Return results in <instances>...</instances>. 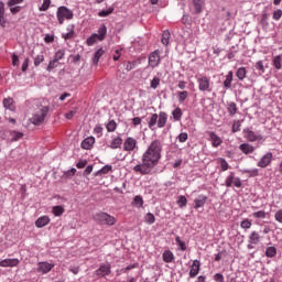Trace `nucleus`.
Listing matches in <instances>:
<instances>
[{
    "label": "nucleus",
    "mask_w": 282,
    "mask_h": 282,
    "mask_svg": "<svg viewBox=\"0 0 282 282\" xmlns=\"http://www.w3.org/2000/svg\"><path fill=\"white\" fill-rule=\"evenodd\" d=\"M162 160V142L158 139L151 141L143 154L141 155V163L133 167L134 173L140 175H151L153 169L160 164Z\"/></svg>",
    "instance_id": "1"
},
{
    "label": "nucleus",
    "mask_w": 282,
    "mask_h": 282,
    "mask_svg": "<svg viewBox=\"0 0 282 282\" xmlns=\"http://www.w3.org/2000/svg\"><path fill=\"white\" fill-rule=\"evenodd\" d=\"M166 122H169V113L165 111H161L158 113H153L148 120V127L151 131H155V127L158 129H164L166 127Z\"/></svg>",
    "instance_id": "2"
},
{
    "label": "nucleus",
    "mask_w": 282,
    "mask_h": 282,
    "mask_svg": "<svg viewBox=\"0 0 282 282\" xmlns=\"http://www.w3.org/2000/svg\"><path fill=\"white\" fill-rule=\"evenodd\" d=\"M47 113H50V108L46 106H41L30 118V123L35 127H41L45 122V118H47Z\"/></svg>",
    "instance_id": "3"
},
{
    "label": "nucleus",
    "mask_w": 282,
    "mask_h": 282,
    "mask_svg": "<svg viewBox=\"0 0 282 282\" xmlns=\"http://www.w3.org/2000/svg\"><path fill=\"white\" fill-rule=\"evenodd\" d=\"M94 221L100 224L101 226H116V217L105 213L99 212L93 216Z\"/></svg>",
    "instance_id": "4"
},
{
    "label": "nucleus",
    "mask_w": 282,
    "mask_h": 282,
    "mask_svg": "<svg viewBox=\"0 0 282 282\" xmlns=\"http://www.w3.org/2000/svg\"><path fill=\"white\" fill-rule=\"evenodd\" d=\"M198 89L203 94H210L213 91V80H210L209 76L203 75V76H195Z\"/></svg>",
    "instance_id": "5"
},
{
    "label": "nucleus",
    "mask_w": 282,
    "mask_h": 282,
    "mask_svg": "<svg viewBox=\"0 0 282 282\" xmlns=\"http://www.w3.org/2000/svg\"><path fill=\"white\" fill-rule=\"evenodd\" d=\"M56 18H57L58 24L63 25L65 21H72V19H74V11H72V9L65 6L58 7L56 11Z\"/></svg>",
    "instance_id": "6"
},
{
    "label": "nucleus",
    "mask_w": 282,
    "mask_h": 282,
    "mask_svg": "<svg viewBox=\"0 0 282 282\" xmlns=\"http://www.w3.org/2000/svg\"><path fill=\"white\" fill-rule=\"evenodd\" d=\"M225 186L226 188H232V186H235V188H241V186H243V183L235 172H229L225 178Z\"/></svg>",
    "instance_id": "7"
},
{
    "label": "nucleus",
    "mask_w": 282,
    "mask_h": 282,
    "mask_svg": "<svg viewBox=\"0 0 282 282\" xmlns=\"http://www.w3.org/2000/svg\"><path fill=\"white\" fill-rule=\"evenodd\" d=\"M243 135L248 142H261V140H263V135H261V133H256L250 128L243 129Z\"/></svg>",
    "instance_id": "8"
},
{
    "label": "nucleus",
    "mask_w": 282,
    "mask_h": 282,
    "mask_svg": "<svg viewBox=\"0 0 282 282\" xmlns=\"http://www.w3.org/2000/svg\"><path fill=\"white\" fill-rule=\"evenodd\" d=\"M95 274L98 276V279L109 276V274H111V263H101L99 268L95 271Z\"/></svg>",
    "instance_id": "9"
},
{
    "label": "nucleus",
    "mask_w": 282,
    "mask_h": 282,
    "mask_svg": "<svg viewBox=\"0 0 282 282\" xmlns=\"http://www.w3.org/2000/svg\"><path fill=\"white\" fill-rule=\"evenodd\" d=\"M55 265L56 264L47 261L39 262L36 272H39L40 274H50V272L54 270Z\"/></svg>",
    "instance_id": "10"
},
{
    "label": "nucleus",
    "mask_w": 282,
    "mask_h": 282,
    "mask_svg": "<svg viewBox=\"0 0 282 282\" xmlns=\"http://www.w3.org/2000/svg\"><path fill=\"white\" fill-rule=\"evenodd\" d=\"M272 152H267L264 155L260 158V160L257 163V166H259V169H268V166L272 164Z\"/></svg>",
    "instance_id": "11"
},
{
    "label": "nucleus",
    "mask_w": 282,
    "mask_h": 282,
    "mask_svg": "<svg viewBox=\"0 0 282 282\" xmlns=\"http://www.w3.org/2000/svg\"><path fill=\"white\" fill-rule=\"evenodd\" d=\"M160 63H162V58L160 57V51H154L149 55V65L152 69L155 67H160Z\"/></svg>",
    "instance_id": "12"
},
{
    "label": "nucleus",
    "mask_w": 282,
    "mask_h": 282,
    "mask_svg": "<svg viewBox=\"0 0 282 282\" xmlns=\"http://www.w3.org/2000/svg\"><path fill=\"white\" fill-rule=\"evenodd\" d=\"M134 149H138V140L133 137H128L123 142V151L131 153Z\"/></svg>",
    "instance_id": "13"
},
{
    "label": "nucleus",
    "mask_w": 282,
    "mask_h": 282,
    "mask_svg": "<svg viewBox=\"0 0 282 282\" xmlns=\"http://www.w3.org/2000/svg\"><path fill=\"white\" fill-rule=\"evenodd\" d=\"M206 202H208V196L200 194L194 199V208L195 210H199V208H204L206 206Z\"/></svg>",
    "instance_id": "14"
},
{
    "label": "nucleus",
    "mask_w": 282,
    "mask_h": 282,
    "mask_svg": "<svg viewBox=\"0 0 282 282\" xmlns=\"http://www.w3.org/2000/svg\"><path fill=\"white\" fill-rule=\"evenodd\" d=\"M94 144H96V138L87 137L82 141L80 147L85 151H91V149H94Z\"/></svg>",
    "instance_id": "15"
},
{
    "label": "nucleus",
    "mask_w": 282,
    "mask_h": 282,
    "mask_svg": "<svg viewBox=\"0 0 282 282\" xmlns=\"http://www.w3.org/2000/svg\"><path fill=\"white\" fill-rule=\"evenodd\" d=\"M208 135H209V140L212 142V147H214V149L221 147L224 141L221 140V138L219 135H217V133L209 131Z\"/></svg>",
    "instance_id": "16"
},
{
    "label": "nucleus",
    "mask_w": 282,
    "mask_h": 282,
    "mask_svg": "<svg viewBox=\"0 0 282 282\" xmlns=\"http://www.w3.org/2000/svg\"><path fill=\"white\" fill-rule=\"evenodd\" d=\"M200 268H202V262H199V260H194L189 269V278L195 279V276L199 274Z\"/></svg>",
    "instance_id": "17"
},
{
    "label": "nucleus",
    "mask_w": 282,
    "mask_h": 282,
    "mask_svg": "<svg viewBox=\"0 0 282 282\" xmlns=\"http://www.w3.org/2000/svg\"><path fill=\"white\" fill-rule=\"evenodd\" d=\"M20 261L17 258L12 259H4L0 261V268H17L19 265Z\"/></svg>",
    "instance_id": "18"
},
{
    "label": "nucleus",
    "mask_w": 282,
    "mask_h": 282,
    "mask_svg": "<svg viewBox=\"0 0 282 282\" xmlns=\"http://www.w3.org/2000/svg\"><path fill=\"white\" fill-rule=\"evenodd\" d=\"M248 243H253L254 246H259V243H261V235L259 231L253 230L250 232Z\"/></svg>",
    "instance_id": "19"
},
{
    "label": "nucleus",
    "mask_w": 282,
    "mask_h": 282,
    "mask_svg": "<svg viewBox=\"0 0 282 282\" xmlns=\"http://www.w3.org/2000/svg\"><path fill=\"white\" fill-rule=\"evenodd\" d=\"M205 6H206V0H193L195 14H202V12H204Z\"/></svg>",
    "instance_id": "20"
},
{
    "label": "nucleus",
    "mask_w": 282,
    "mask_h": 282,
    "mask_svg": "<svg viewBox=\"0 0 282 282\" xmlns=\"http://www.w3.org/2000/svg\"><path fill=\"white\" fill-rule=\"evenodd\" d=\"M52 219H50V216H41L35 220V227L36 228H45Z\"/></svg>",
    "instance_id": "21"
},
{
    "label": "nucleus",
    "mask_w": 282,
    "mask_h": 282,
    "mask_svg": "<svg viewBox=\"0 0 282 282\" xmlns=\"http://www.w3.org/2000/svg\"><path fill=\"white\" fill-rule=\"evenodd\" d=\"M162 259L164 263H173L175 261V254L171 249L164 250L162 253Z\"/></svg>",
    "instance_id": "22"
},
{
    "label": "nucleus",
    "mask_w": 282,
    "mask_h": 282,
    "mask_svg": "<svg viewBox=\"0 0 282 282\" xmlns=\"http://www.w3.org/2000/svg\"><path fill=\"white\" fill-rule=\"evenodd\" d=\"M122 138L121 137H115L109 143V149L116 150L122 148Z\"/></svg>",
    "instance_id": "23"
},
{
    "label": "nucleus",
    "mask_w": 282,
    "mask_h": 282,
    "mask_svg": "<svg viewBox=\"0 0 282 282\" xmlns=\"http://www.w3.org/2000/svg\"><path fill=\"white\" fill-rule=\"evenodd\" d=\"M239 151L245 155H250V153H254V148L250 143H242L239 145Z\"/></svg>",
    "instance_id": "24"
},
{
    "label": "nucleus",
    "mask_w": 282,
    "mask_h": 282,
    "mask_svg": "<svg viewBox=\"0 0 282 282\" xmlns=\"http://www.w3.org/2000/svg\"><path fill=\"white\" fill-rule=\"evenodd\" d=\"M6 23H8V21L6 20V3H3V1H0V25H1V28H6Z\"/></svg>",
    "instance_id": "25"
},
{
    "label": "nucleus",
    "mask_w": 282,
    "mask_h": 282,
    "mask_svg": "<svg viewBox=\"0 0 282 282\" xmlns=\"http://www.w3.org/2000/svg\"><path fill=\"white\" fill-rule=\"evenodd\" d=\"M74 36H76V31H74V25L68 26L67 33L62 34V39H64V41H69L72 39H74Z\"/></svg>",
    "instance_id": "26"
},
{
    "label": "nucleus",
    "mask_w": 282,
    "mask_h": 282,
    "mask_svg": "<svg viewBox=\"0 0 282 282\" xmlns=\"http://www.w3.org/2000/svg\"><path fill=\"white\" fill-rule=\"evenodd\" d=\"M182 116H184V112H182V108L176 107L173 111H172V118L174 122H180L182 120Z\"/></svg>",
    "instance_id": "27"
},
{
    "label": "nucleus",
    "mask_w": 282,
    "mask_h": 282,
    "mask_svg": "<svg viewBox=\"0 0 282 282\" xmlns=\"http://www.w3.org/2000/svg\"><path fill=\"white\" fill-rule=\"evenodd\" d=\"M232 78H234V73L232 70H229L224 80L225 89H230L232 87Z\"/></svg>",
    "instance_id": "28"
},
{
    "label": "nucleus",
    "mask_w": 282,
    "mask_h": 282,
    "mask_svg": "<svg viewBox=\"0 0 282 282\" xmlns=\"http://www.w3.org/2000/svg\"><path fill=\"white\" fill-rule=\"evenodd\" d=\"M216 162H217V164L220 165V172L221 173H224V172L228 171V169H230V164H228V162L224 158H218L216 160Z\"/></svg>",
    "instance_id": "29"
},
{
    "label": "nucleus",
    "mask_w": 282,
    "mask_h": 282,
    "mask_svg": "<svg viewBox=\"0 0 282 282\" xmlns=\"http://www.w3.org/2000/svg\"><path fill=\"white\" fill-rule=\"evenodd\" d=\"M3 107H4V109H9V111H14V109H17V107H14V99L4 98L3 99Z\"/></svg>",
    "instance_id": "30"
},
{
    "label": "nucleus",
    "mask_w": 282,
    "mask_h": 282,
    "mask_svg": "<svg viewBox=\"0 0 282 282\" xmlns=\"http://www.w3.org/2000/svg\"><path fill=\"white\" fill-rule=\"evenodd\" d=\"M99 41H102L104 39H107V25L101 24L98 29V33H96Z\"/></svg>",
    "instance_id": "31"
},
{
    "label": "nucleus",
    "mask_w": 282,
    "mask_h": 282,
    "mask_svg": "<svg viewBox=\"0 0 282 282\" xmlns=\"http://www.w3.org/2000/svg\"><path fill=\"white\" fill-rule=\"evenodd\" d=\"M112 169H113V167H112L111 165H105V166H102L99 171H97V172L95 173V176H98V175H100V176L107 175L108 173H111Z\"/></svg>",
    "instance_id": "32"
},
{
    "label": "nucleus",
    "mask_w": 282,
    "mask_h": 282,
    "mask_svg": "<svg viewBox=\"0 0 282 282\" xmlns=\"http://www.w3.org/2000/svg\"><path fill=\"white\" fill-rule=\"evenodd\" d=\"M10 138H11V142H19V140H21V138H23V132L12 130V131H10Z\"/></svg>",
    "instance_id": "33"
},
{
    "label": "nucleus",
    "mask_w": 282,
    "mask_h": 282,
    "mask_svg": "<svg viewBox=\"0 0 282 282\" xmlns=\"http://www.w3.org/2000/svg\"><path fill=\"white\" fill-rule=\"evenodd\" d=\"M102 54H105V50H102V48H98L95 52V55L93 57L94 65H98V63L100 62V58L102 57Z\"/></svg>",
    "instance_id": "34"
},
{
    "label": "nucleus",
    "mask_w": 282,
    "mask_h": 282,
    "mask_svg": "<svg viewBox=\"0 0 282 282\" xmlns=\"http://www.w3.org/2000/svg\"><path fill=\"white\" fill-rule=\"evenodd\" d=\"M132 204L135 208H142L144 206V198H142L141 195H137L134 196Z\"/></svg>",
    "instance_id": "35"
},
{
    "label": "nucleus",
    "mask_w": 282,
    "mask_h": 282,
    "mask_svg": "<svg viewBox=\"0 0 282 282\" xmlns=\"http://www.w3.org/2000/svg\"><path fill=\"white\" fill-rule=\"evenodd\" d=\"M247 74H248V70L246 69V67H240L236 72V76H237L238 80H245Z\"/></svg>",
    "instance_id": "36"
},
{
    "label": "nucleus",
    "mask_w": 282,
    "mask_h": 282,
    "mask_svg": "<svg viewBox=\"0 0 282 282\" xmlns=\"http://www.w3.org/2000/svg\"><path fill=\"white\" fill-rule=\"evenodd\" d=\"M264 254L269 259H274L276 257V247H267Z\"/></svg>",
    "instance_id": "37"
},
{
    "label": "nucleus",
    "mask_w": 282,
    "mask_h": 282,
    "mask_svg": "<svg viewBox=\"0 0 282 282\" xmlns=\"http://www.w3.org/2000/svg\"><path fill=\"white\" fill-rule=\"evenodd\" d=\"M52 213L55 217H61L65 213V207L61 205L54 206Z\"/></svg>",
    "instance_id": "38"
},
{
    "label": "nucleus",
    "mask_w": 282,
    "mask_h": 282,
    "mask_svg": "<svg viewBox=\"0 0 282 282\" xmlns=\"http://www.w3.org/2000/svg\"><path fill=\"white\" fill-rule=\"evenodd\" d=\"M65 58V48H59L55 52L53 59L59 62Z\"/></svg>",
    "instance_id": "39"
},
{
    "label": "nucleus",
    "mask_w": 282,
    "mask_h": 282,
    "mask_svg": "<svg viewBox=\"0 0 282 282\" xmlns=\"http://www.w3.org/2000/svg\"><path fill=\"white\" fill-rule=\"evenodd\" d=\"M58 65H61V62H57V59H54V58L51 59L46 67V72H54V69H56V67H58Z\"/></svg>",
    "instance_id": "40"
},
{
    "label": "nucleus",
    "mask_w": 282,
    "mask_h": 282,
    "mask_svg": "<svg viewBox=\"0 0 282 282\" xmlns=\"http://www.w3.org/2000/svg\"><path fill=\"white\" fill-rule=\"evenodd\" d=\"M227 111L229 116H236L237 115V104L235 101H231L228 104Z\"/></svg>",
    "instance_id": "41"
},
{
    "label": "nucleus",
    "mask_w": 282,
    "mask_h": 282,
    "mask_svg": "<svg viewBox=\"0 0 282 282\" xmlns=\"http://www.w3.org/2000/svg\"><path fill=\"white\" fill-rule=\"evenodd\" d=\"M106 129H107L108 133H113V131H116V129H118V123H116V120H110L106 124Z\"/></svg>",
    "instance_id": "42"
},
{
    "label": "nucleus",
    "mask_w": 282,
    "mask_h": 282,
    "mask_svg": "<svg viewBox=\"0 0 282 282\" xmlns=\"http://www.w3.org/2000/svg\"><path fill=\"white\" fill-rule=\"evenodd\" d=\"M240 228H242V230H250V228H252V220L245 218L240 223Z\"/></svg>",
    "instance_id": "43"
},
{
    "label": "nucleus",
    "mask_w": 282,
    "mask_h": 282,
    "mask_svg": "<svg viewBox=\"0 0 282 282\" xmlns=\"http://www.w3.org/2000/svg\"><path fill=\"white\" fill-rule=\"evenodd\" d=\"M144 221L145 224H149V226H153V224H155V215H153V213H148L144 216Z\"/></svg>",
    "instance_id": "44"
},
{
    "label": "nucleus",
    "mask_w": 282,
    "mask_h": 282,
    "mask_svg": "<svg viewBox=\"0 0 282 282\" xmlns=\"http://www.w3.org/2000/svg\"><path fill=\"white\" fill-rule=\"evenodd\" d=\"M97 41H100V37H98V34L93 33V34L86 40V43H87V45L91 46V45H94Z\"/></svg>",
    "instance_id": "45"
},
{
    "label": "nucleus",
    "mask_w": 282,
    "mask_h": 282,
    "mask_svg": "<svg viewBox=\"0 0 282 282\" xmlns=\"http://www.w3.org/2000/svg\"><path fill=\"white\" fill-rule=\"evenodd\" d=\"M137 65H138V61H132V62L128 61L124 63V67L127 72H131L132 69H135Z\"/></svg>",
    "instance_id": "46"
},
{
    "label": "nucleus",
    "mask_w": 282,
    "mask_h": 282,
    "mask_svg": "<svg viewBox=\"0 0 282 282\" xmlns=\"http://www.w3.org/2000/svg\"><path fill=\"white\" fill-rule=\"evenodd\" d=\"M176 204L178 208H185V206L188 204V199L186 198V196H180L176 200Z\"/></svg>",
    "instance_id": "47"
},
{
    "label": "nucleus",
    "mask_w": 282,
    "mask_h": 282,
    "mask_svg": "<svg viewBox=\"0 0 282 282\" xmlns=\"http://www.w3.org/2000/svg\"><path fill=\"white\" fill-rule=\"evenodd\" d=\"M50 6H52V0H43L42 6L39 8L40 12H47Z\"/></svg>",
    "instance_id": "48"
},
{
    "label": "nucleus",
    "mask_w": 282,
    "mask_h": 282,
    "mask_svg": "<svg viewBox=\"0 0 282 282\" xmlns=\"http://www.w3.org/2000/svg\"><path fill=\"white\" fill-rule=\"evenodd\" d=\"M175 241H176V245L178 246L180 250H182V252H185L186 242H184V240H182V238H180V236L175 237Z\"/></svg>",
    "instance_id": "49"
},
{
    "label": "nucleus",
    "mask_w": 282,
    "mask_h": 282,
    "mask_svg": "<svg viewBox=\"0 0 282 282\" xmlns=\"http://www.w3.org/2000/svg\"><path fill=\"white\" fill-rule=\"evenodd\" d=\"M169 41H171V32L163 31L161 43H163V45H169Z\"/></svg>",
    "instance_id": "50"
},
{
    "label": "nucleus",
    "mask_w": 282,
    "mask_h": 282,
    "mask_svg": "<svg viewBox=\"0 0 282 282\" xmlns=\"http://www.w3.org/2000/svg\"><path fill=\"white\" fill-rule=\"evenodd\" d=\"M273 67H275V69H281L282 67V56L281 55H278L275 57H273Z\"/></svg>",
    "instance_id": "51"
},
{
    "label": "nucleus",
    "mask_w": 282,
    "mask_h": 282,
    "mask_svg": "<svg viewBox=\"0 0 282 282\" xmlns=\"http://www.w3.org/2000/svg\"><path fill=\"white\" fill-rule=\"evenodd\" d=\"M186 98H188V91L186 90H183V91H178L177 93V99H178V102H185L186 101Z\"/></svg>",
    "instance_id": "52"
},
{
    "label": "nucleus",
    "mask_w": 282,
    "mask_h": 282,
    "mask_svg": "<svg viewBox=\"0 0 282 282\" xmlns=\"http://www.w3.org/2000/svg\"><path fill=\"white\" fill-rule=\"evenodd\" d=\"M243 173L249 175V177H258L259 169L254 167V169H251V170H243Z\"/></svg>",
    "instance_id": "53"
},
{
    "label": "nucleus",
    "mask_w": 282,
    "mask_h": 282,
    "mask_svg": "<svg viewBox=\"0 0 282 282\" xmlns=\"http://www.w3.org/2000/svg\"><path fill=\"white\" fill-rule=\"evenodd\" d=\"M109 14H113V8L110 7L107 10H101L98 12V17L105 18V17H109Z\"/></svg>",
    "instance_id": "54"
},
{
    "label": "nucleus",
    "mask_w": 282,
    "mask_h": 282,
    "mask_svg": "<svg viewBox=\"0 0 282 282\" xmlns=\"http://www.w3.org/2000/svg\"><path fill=\"white\" fill-rule=\"evenodd\" d=\"M231 131H232V133H238V131H241V121L240 120L234 121Z\"/></svg>",
    "instance_id": "55"
},
{
    "label": "nucleus",
    "mask_w": 282,
    "mask_h": 282,
    "mask_svg": "<svg viewBox=\"0 0 282 282\" xmlns=\"http://www.w3.org/2000/svg\"><path fill=\"white\" fill-rule=\"evenodd\" d=\"M151 89H158L160 87V77H153L150 82Z\"/></svg>",
    "instance_id": "56"
},
{
    "label": "nucleus",
    "mask_w": 282,
    "mask_h": 282,
    "mask_svg": "<svg viewBox=\"0 0 282 282\" xmlns=\"http://www.w3.org/2000/svg\"><path fill=\"white\" fill-rule=\"evenodd\" d=\"M45 61V55L40 54L37 56L34 57V66L39 67V65H41V63H43Z\"/></svg>",
    "instance_id": "57"
},
{
    "label": "nucleus",
    "mask_w": 282,
    "mask_h": 282,
    "mask_svg": "<svg viewBox=\"0 0 282 282\" xmlns=\"http://www.w3.org/2000/svg\"><path fill=\"white\" fill-rule=\"evenodd\" d=\"M235 56H237V50L235 48V46H231L228 50L227 58H229V61H232V58H235Z\"/></svg>",
    "instance_id": "58"
},
{
    "label": "nucleus",
    "mask_w": 282,
    "mask_h": 282,
    "mask_svg": "<svg viewBox=\"0 0 282 282\" xmlns=\"http://www.w3.org/2000/svg\"><path fill=\"white\" fill-rule=\"evenodd\" d=\"M102 131H104L102 126L100 124L95 126L94 133L95 135H97V138H102Z\"/></svg>",
    "instance_id": "59"
},
{
    "label": "nucleus",
    "mask_w": 282,
    "mask_h": 282,
    "mask_svg": "<svg viewBox=\"0 0 282 282\" xmlns=\"http://www.w3.org/2000/svg\"><path fill=\"white\" fill-rule=\"evenodd\" d=\"M252 217H254L256 219H265V210L254 212L252 214Z\"/></svg>",
    "instance_id": "60"
},
{
    "label": "nucleus",
    "mask_w": 282,
    "mask_h": 282,
    "mask_svg": "<svg viewBox=\"0 0 282 282\" xmlns=\"http://www.w3.org/2000/svg\"><path fill=\"white\" fill-rule=\"evenodd\" d=\"M139 265H140L139 263L129 264L126 268H123L121 270V272H123V274H127V272H129V270H135V268H139Z\"/></svg>",
    "instance_id": "61"
},
{
    "label": "nucleus",
    "mask_w": 282,
    "mask_h": 282,
    "mask_svg": "<svg viewBox=\"0 0 282 282\" xmlns=\"http://www.w3.org/2000/svg\"><path fill=\"white\" fill-rule=\"evenodd\" d=\"M281 17H282V10L281 9H276L275 11H273L272 19L274 21H280Z\"/></svg>",
    "instance_id": "62"
},
{
    "label": "nucleus",
    "mask_w": 282,
    "mask_h": 282,
    "mask_svg": "<svg viewBox=\"0 0 282 282\" xmlns=\"http://www.w3.org/2000/svg\"><path fill=\"white\" fill-rule=\"evenodd\" d=\"M177 140H178V142H181V143L186 142V140H188V133H186V132L180 133V134L177 135Z\"/></svg>",
    "instance_id": "63"
},
{
    "label": "nucleus",
    "mask_w": 282,
    "mask_h": 282,
    "mask_svg": "<svg viewBox=\"0 0 282 282\" xmlns=\"http://www.w3.org/2000/svg\"><path fill=\"white\" fill-rule=\"evenodd\" d=\"M274 219H275V221H278V224H282V209H279V210L274 214Z\"/></svg>",
    "instance_id": "64"
}]
</instances>
